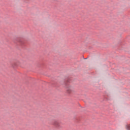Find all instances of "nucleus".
Masks as SVG:
<instances>
[{
  "label": "nucleus",
  "instance_id": "2",
  "mask_svg": "<svg viewBox=\"0 0 130 130\" xmlns=\"http://www.w3.org/2000/svg\"><path fill=\"white\" fill-rule=\"evenodd\" d=\"M53 125H55V126H57V127H58V126H59V123H58V122L55 121L53 123Z\"/></svg>",
  "mask_w": 130,
  "mask_h": 130
},
{
  "label": "nucleus",
  "instance_id": "1",
  "mask_svg": "<svg viewBox=\"0 0 130 130\" xmlns=\"http://www.w3.org/2000/svg\"><path fill=\"white\" fill-rule=\"evenodd\" d=\"M67 92L68 93V94H71L72 92H73V89L71 87L67 88Z\"/></svg>",
  "mask_w": 130,
  "mask_h": 130
},
{
  "label": "nucleus",
  "instance_id": "3",
  "mask_svg": "<svg viewBox=\"0 0 130 130\" xmlns=\"http://www.w3.org/2000/svg\"><path fill=\"white\" fill-rule=\"evenodd\" d=\"M126 129L130 130V125H126Z\"/></svg>",
  "mask_w": 130,
  "mask_h": 130
}]
</instances>
